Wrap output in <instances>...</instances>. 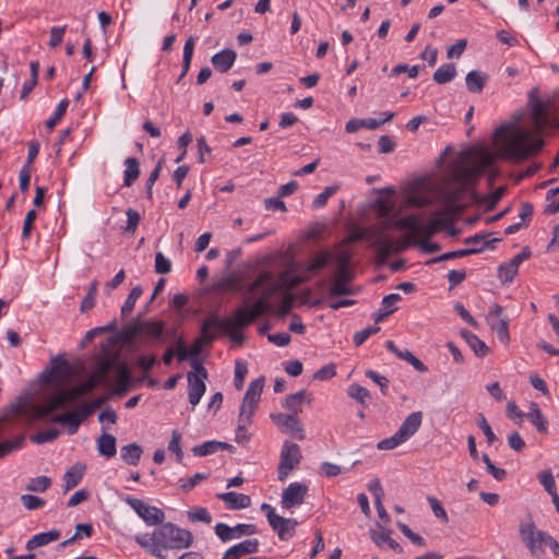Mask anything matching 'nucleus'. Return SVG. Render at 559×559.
I'll return each instance as SVG.
<instances>
[{
  "label": "nucleus",
  "instance_id": "14",
  "mask_svg": "<svg viewBox=\"0 0 559 559\" xmlns=\"http://www.w3.org/2000/svg\"><path fill=\"white\" fill-rule=\"evenodd\" d=\"M308 487L305 484L292 483L284 489L282 495V504L285 508H293L305 501Z\"/></svg>",
  "mask_w": 559,
  "mask_h": 559
},
{
  "label": "nucleus",
  "instance_id": "64",
  "mask_svg": "<svg viewBox=\"0 0 559 559\" xmlns=\"http://www.w3.org/2000/svg\"><path fill=\"white\" fill-rule=\"evenodd\" d=\"M336 373V367L334 364H329L323 367H321L319 370H317L313 374L314 380H329L333 378Z\"/></svg>",
  "mask_w": 559,
  "mask_h": 559
},
{
  "label": "nucleus",
  "instance_id": "37",
  "mask_svg": "<svg viewBox=\"0 0 559 559\" xmlns=\"http://www.w3.org/2000/svg\"><path fill=\"white\" fill-rule=\"evenodd\" d=\"M164 324L159 321L146 323L142 321V338L145 335L151 336L153 341H163Z\"/></svg>",
  "mask_w": 559,
  "mask_h": 559
},
{
  "label": "nucleus",
  "instance_id": "17",
  "mask_svg": "<svg viewBox=\"0 0 559 559\" xmlns=\"http://www.w3.org/2000/svg\"><path fill=\"white\" fill-rule=\"evenodd\" d=\"M259 546L260 542L257 538L246 539L226 550L222 559H240L246 555L257 552Z\"/></svg>",
  "mask_w": 559,
  "mask_h": 559
},
{
  "label": "nucleus",
  "instance_id": "62",
  "mask_svg": "<svg viewBox=\"0 0 559 559\" xmlns=\"http://www.w3.org/2000/svg\"><path fill=\"white\" fill-rule=\"evenodd\" d=\"M140 297V286H135L131 289L128 298L121 307V314H127L131 312L134 308V305Z\"/></svg>",
  "mask_w": 559,
  "mask_h": 559
},
{
  "label": "nucleus",
  "instance_id": "53",
  "mask_svg": "<svg viewBox=\"0 0 559 559\" xmlns=\"http://www.w3.org/2000/svg\"><path fill=\"white\" fill-rule=\"evenodd\" d=\"M338 186H329L326 187L321 193H319L313 202L312 205L316 209L322 207L326 204L328 200L337 191Z\"/></svg>",
  "mask_w": 559,
  "mask_h": 559
},
{
  "label": "nucleus",
  "instance_id": "31",
  "mask_svg": "<svg viewBox=\"0 0 559 559\" xmlns=\"http://www.w3.org/2000/svg\"><path fill=\"white\" fill-rule=\"evenodd\" d=\"M386 317H376V322L372 325L366 326L365 329L356 332L353 336L354 344L359 347L361 346L371 335L378 333L380 331V326L378 325L382 322Z\"/></svg>",
  "mask_w": 559,
  "mask_h": 559
},
{
  "label": "nucleus",
  "instance_id": "41",
  "mask_svg": "<svg viewBox=\"0 0 559 559\" xmlns=\"http://www.w3.org/2000/svg\"><path fill=\"white\" fill-rule=\"evenodd\" d=\"M60 435V430L56 428H49L46 430L38 431L31 435L29 440L36 444H43L56 440Z\"/></svg>",
  "mask_w": 559,
  "mask_h": 559
},
{
  "label": "nucleus",
  "instance_id": "25",
  "mask_svg": "<svg viewBox=\"0 0 559 559\" xmlns=\"http://www.w3.org/2000/svg\"><path fill=\"white\" fill-rule=\"evenodd\" d=\"M460 335L465 340L477 357H485L489 353V347L472 332L462 329Z\"/></svg>",
  "mask_w": 559,
  "mask_h": 559
},
{
  "label": "nucleus",
  "instance_id": "57",
  "mask_svg": "<svg viewBox=\"0 0 559 559\" xmlns=\"http://www.w3.org/2000/svg\"><path fill=\"white\" fill-rule=\"evenodd\" d=\"M247 372H248L247 364L242 362L240 360H237L236 366H235V379H234L235 388L237 390L242 389L243 382H245V377H246Z\"/></svg>",
  "mask_w": 559,
  "mask_h": 559
},
{
  "label": "nucleus",
  "instance_id": "27",
  "mask_svg": "<svg viewBox=\"0 0 559 559\" xmlns=\"http://www.w3.org/2000/svg\"><path fill=\"white\" fill-rule=\"evenodd\" d=\"M488 320V324L491 326V330L496 333L498 340L502 344H508L510 340L508 326L509 323L507 320H503L499 317H486Z\"/></svg>",
  "mask_w": 559,
  "mask_h": 559
},
{
  "label": "nucleus",
  "instance_id": "45",
  "mask_svg": "<svg viewBox=\"0 0 559 559\" xmlns=\"http://www.w3.org/2000/svg\"><path fill=\"white\" fill-rule=\"evenodd\" d=\"M181 433L178 430H173L171 439L168 443V450L176 454V460L178 463L182 462L183 452L181 450Z\"/></svg>",
  "mask_w": 559,
  "mask_h": 559
},
{
  "label": "nucleus",
  "instance_id": "40",
  "mask_svg": "<svg viewBox=\"0 0 559 559\" xmlns=\"http://www.w3.org/2000/svg\"><path fill=\"white\" fill-rule=\"evenodd\" d=\"M347 394L349 397L354 399L362 406H366L370 400L369 391L366 388L356 383L350 384L348 386Z\"/></svg>",
  "mask_w": 559,
  "mask_h": 559
},
{
  "label": "nucleus",
  "instance_id": "32",
  "mask_svg": "<svg viewBox=\"0 0 559 559\" xmlns=\"http://www.w3.org/2000/svg\"><path fill=\"white\" fill-rule=\"evenodd\" d=\"M84 475V466L75 464L71 466L63 475L64 489L70 490L75 487Z\"/></svg>",
  "mask_w": 559,
  "mask_h": 559
},
{
  "label": "nucleus",
  "instance_id": "20",
  "mask_svg": "<svg viewBox=\"0 0 559 559\" xmlns=\"http://www.w3.org/2000/svg\"><path fill=\"white\" fill-rule=\"evenodd\" d=\"M237 55L233 49H223L222 51L215 53L211 61L217 71L225 73L233 67Z\"/></svg>",
  "mask_w": 559,
  "mask_h": 559
},
{
  "label": "nucleus",
  "instance_id": "51",
  "mask_svg": "<svg viewBox=\"0 0 559 559\" xmlns=\"http://www.w3.org/2000/svg\"><path fill=\"white\" fill-rule=\"evenodd\" d=\"M192 452L195 456H205L209 454H213L217 452V441H205L199 445L193 447Z\"/></svg>",
  "mask_w": 559,
  "mask_h": 559
},
{
  "label": "nucleus",
  "instance_id": "21",
  "mask_svg": "<svg viewBox=\"0 0 559 559\" xmlns=\"http://www.w3.org/2000/svg\"><path fill=\"white\" fill-rule=\"evenodd\" d=\"M142 521L146 525H162L165 524V513L162 509L142 502Z\"/></svg>",
  "mask_w": 559,
  "mask_h": 559
},
{
  "label": "nucleus",
  "instance_id": "15",
  "mask_svg": "<svg viewBox=\"0 0 559 559\" xmlns=\"http://www.w3.org/2000/svg\"><path fill=\"white\" fill-rule=\"evenodd\" d=\"M394 226L400 229L408 230L406 240L411 245H416L419 240L420 222L415 215H407L395 221Z\"/></svg>",
  "mask_w": 559,
  "mask_h": 559
},
{
  "label": "nucleus",
  "instance_id": "10",
  "mask_svg": "<svg viewBox=\"0 0 559 559\" xmlns=\"http://www.w3.org/2000/svg\"><path fill=\"white\" fill-rule=\"evenodd\" d=\"M301 459L302 455L299 445L288 440L284 441L277 467L278 480L284 481L290 472L298 467Z\"/></svg>",
  "mask_w": 559,
  "mask_h": 559
},
{
  "label": "nucleus",
  "instance_id": "11",
  "mask_svg": "<svg viewBox=\"0 0 559 559\" xmlns=\"http://www.w3.org/2000/svg\"><path fill=\"white\" fill-rule=\"evenodd\" d=\"M257 317H223L217 320V332L223 331L227 334L231 342L236 345H241L245 337L240 332L241 329L251 324ZM219 319V317H217Z\"/></svg>",
  "mask_w": 559,
  "mask_h": 559
},
{
  "label": "nucleus",
  "instance_id": "61",
  "mask_svg": "<svg viewBox=\"0 0 559 559\" xmlns=\"http://www.w3.org/2000/svg\"><path fill=\"white\" fill-rule=\"evenodd\" d=\"M374 246L378 249V253L382 259L388 258L392 253L393 243L389 238L379 237L374 241Z\"/></svg>",
  "mask_w": 559,
  "mask_h": 559
},
{
  "label": "nucleus",
  "instance_id": "58",
  "mask_svg": "<svg viewBox=\"0 0 559 559\" xmlns=\"http://www.w3.org/2000/svg\"><path fill=\"white\" fill-rule=\"evenodd\" d=\"M140 332V317H135L134 322L132 324V328L128 331H123L119 333L117 336V341L121 342L122 344H129L132 338L136 335V333Z\"/></svg>",
  "mask_w": 559,
  "mask_h": 559
},
{
  "label": "nucleus",
  "instance_id": "18",
  "mask_svg": "<svg viewBox=\"0 0 559 559\" xmlns=\"http://www.w3.org/2000/svg\"><path fill=\"white\" fill-rule=\"evenodd\" d=\"M269 524L277 533L280 539L287 540L295 534L298 522L295 519H285L276 515Z\"/></svg>",
  "mask_w": 559,
  "mask_h": 559
},
{
  "label": "nucleus",
  "instance_id": "1",
  "mask_svg": "<svg viewBox=\"0 0 559 559\" xmlns=\"http://www.w3.org/2000/svg\"><path fill=\"white\" fill-rule=\"evenodd\" d=\"M331 252H319L310 261L304 275H296L293 269L286 270L276 277L271 272L263 271L246 292V301L251 309L238 308L233 314H265L278 304L282 309L276 314H287L293 302L288 294L289 289L309 280L312 274L331 263Z\"/></svg>",
  "mask_w": 559,
  "mask_h": 559
},
{
  "label": "nucleus",
  "instance_id": "13",
  "mask_svg": "<svg viewBox=\"0 0 559 559\" xmlns=\"http://www.w3.org/2000/svg\"><path fill=\"white\" fill-rule=\"evenodd\" d=\"M217 335V317H207V319L203 322L201 329V335L195 338L191 347H189V353L191 354V359L197 358V356L201 353L202 348L205 345L211 344Z\"/></svg>",
  "mask_w": 559,
  "mask_h": 559
},
{
  "label": "nucleus",
  "instance_id": "55",
  "mask_svg": "<svg viewBox=\"0 0 559 559\" xmlns=\"http://www.w3.org/2000/svg\"><path fill=\"white\" fill-rule=\"evenodd\" d=\"M428 502L436 518L440 519L443 523H448L449 516L445 509L442 507L441 502L437 498L431 496L428 497Z\"/></svg>",
  "mask_w": 559,
  "mask_h": 559
},
{
  "label": "nucleus",
  "instance_id": "22",
  "mask_svg": "<svg viewBox=\"0 0 559 559\" xmlns=\"http://www.w3.org/2000/svg\"><path fill=\"white\" fill-rule=\"evenodd\" d=\"M465 81L468 92L479 94L487 84L488 75L481 71L473 70L467 73Z\"/></svg>",
  "mask_w": 559,
  "mask_h": 559
},
{
  "label": "nucleus",
  "instance_id": "30",
  "mask_svg": "<svg viewBox=\"0 0 559 559\" xmlns=\"http://www.w3.org/2000/svg\"><path fill=\"white\" fill-rule=\"evenodd\" d=\"M264 385V378L259 377L258 379L250 382L242 402L258 404Z\"/></svg>",
  "mask_w": 559,
  "mask_h": 559
},
{
  "label": "nucleus",
  "instance_id": "5",
  "mask_svg": "<svg viewBox=\"0 0 559 559\" xmlns=\"http://www.w3.org/2000/svg\"><path fill=\"white\" fill-rule=\"evenodd\" d=\"M92 381H86L74 385L70 389H60L56 391L45 403V405L37 406L34 411L33 418L35 420H43L49 417L55 411L73 407L76 401L88 393L93 389Z\"/></svg>",
  "mask_w": 559,
  "mask_h": 559
},
{
  "label": "nucleus",
  "instance_id": "6",
  "mask_svg": "<svg viewBox=\"0 0 559 559\" xmlns=\"http://www.w3.org/2000/svg\"><path fill=\"white\" fill-rule=\"evenodd\" d=\"M519 535L531 557L542 559L546 556L550 534L539 530L531 518L519 525Z\"/></svg>",
  "mask_w": 559,
  "mask_h": 559
},
{
  "label": "nucleus",
  "instance_id": "3",
  "mask_svg": "<svg viewBox=\"0 0 559 559\" xmlns=\"http://www.w3.org/2000/svg\"><path fill=\"white\" fill-rule=\"evenodd\" d=\"M495 160L496 156L484 148H473L455 160L452 164V178L459 187L454 190L449 187L443 189L444 204L433 213L435 217L461 214L464 206L457 202L466 192L467 183L492 166Z\"/></svg>",
  "mask_w": 559,
  "mask_h": 559
},
{
  "label": "nucleus",
  "instance_id": "9",
  "mask_svg": "<svg viewBox=\"0 0 559 559\" xmlns=\"http://www.w3.org/2000/svg\"><path fill=\"white\" fill-rule=\"evenodd\" d=\"M193 371L188 372V399L192 407L197 406L203 396L206 385L207 371L198 358L190 359Z\"/></svg>",
  "mask_w": 559,
  "mask_h": 559
},
{
  "label": "nucleus",
  "instance_id": "4",
  "mask_svg": "<svg viewBox=\"0 0 559 559\" xmlns=\"http://www.w3.org/2000/svg\"><path fill=\"white\" fill-rule=\"evenodd\" d=\"M193 543L192 533L180 528L173 523H165L157 526L145 539H142L144 547L151 555L159 559H166L169 550L188 548Z\"/></svg>",
  "mask_w": 559,
  "mask_h": 559
},
{
  "label": "nucleus",
  "instance_id": "33",
  "mask_svg": "<svg viewBox=\"0 0 559 559\" xmlns=\"http://www.w3.org/2000/svg\"><path fill=\"white\" fill-rule=\"evenodd\" d=\"M525 417L537 428L539 432H547V421L536 403L531 404L530 412Z\"/></svg>",
  "mask_w": 559,
  "mask_h": 559
},
{
  "label": "nucleus",
  "instance_id": "36",
  "mask_svg": "<svg viewBox=\"0 0 559 559\" xmlns=\"http://www.w3.org/2000/svg\"><path fill=\"white\" fill-rule=\"evenodd\" d=\"M447 224V221L440 217L432 218L426 226L420 227L419 239H429L436 233L441 230Z\"/></svg>",
  "mask_w": 559,
  "mask_h": 559
},
{
  "label": "nucleus",
  "instance_id": "24",
  "mask_svg": "<svg viewBox=\"0 0 559 559\" xmlns=\"http://www.w3.org/2000/svg\"><path fill=\"white\" fill-rule=\"evenodd\" d=\"M241 288V277L239 273L231 272L227 276L218 280L213 285V290L217 293H224L227 290H239Z\"/></svg>",
  "mask_w": 559,
  "mask_h": 559
},
{
  "label": "nucleus",
  "instance_id": "42",
  "mask_svg": "<svg viewBox=\"0 0 559 559\" xmlns=\"http://www.w3.org/2000/svg\"><path fill=\"white\" fill-rule=\"evenodd\" d=\"M393 207L394 203L389 198L379 197L373 203V210L379 217H386Z\"/></svg>",
  "mask_w": 559,
  "mask_h": 559
},
{
  "label": "nucleus",
  "instance_id": "50",
  "mask_svg": "<svg viewBox=\"0 0 559 559\" xmlns=\"http://www.w3.org/2000/svg\"><path fill=\"white\" fill-rule=\"evenodd\" d=\"M401 300V296L399 294H390L385 296L382 300L383 310H379L377 314H391L397 310L395 307L396 302Z\"/></svg>",
  "mask_w": 559,
  "mask_h": 559
},
{
  "label": "nucleus",
  "instance_id": "38",
  "mask_svg": "<svg viewBox=\"0 0 559 559\" xmlns=\"http://www.w3.org/2000/svg\"><path fill=\"white\" fill-rule=\"evenodd\" d=\"M121 459L129 465H136L140 461V445L130 443L120 450Z\"/></svg>",
  "mask_w": 559,
  "mask_h": 559
},
{
  "label": "nucleus",
  "instance_id": "63",
  "mask_svg": "<svg viewBox=\"0 0 559 559\" xmlns=\"http://www.w3.org/2000/svg\"><path fill=\"white\" fill-rule=\"evenodd\" d=\"M216 536L223 542H229L234 539L233 527L225 523H217L214 527Z\"/></svg>",
  "mask_w": 559,
  "mask_h": 559
},
{
  "label": "nucleus",
  "instance_id": "59",
  "mask_svg": "<svg viewBox=\"0 0 559 559\" xmlns=\"http://www.w3.org/2000/svg\"><path fill=\"white\" fill-rule=\"evenodd\" d=\"M518 270L514 269L509 262L503 263L498 267V276L502 283L512 282Z\"/></svg>",
  "mask_w": 559,
  "mask_h": 559
},
{
  "label": "nucleus",
  "instance_id": "23",
  "mask_svg": "<svg viewBox=\"0 0 559 559\" xmlns=\"http://www.w3.org/2000/svg\"><path fill=\"white\" fill-rule=\"evenodd\" d=\"M60 536L61 533L59 530H51L49 532L36 534L26 543V549L33 550L38 547L45 546L49 543L58 540Z\"/></svg>",
  "mask_w": 559,
  "mask_h": 559
},
{
  "label": "nucleus",
  "instance_id": "28",
  "mask_svg": "<svg viewBox=\"0 0 559 559\" xmlns=\"http://www.w3.org/2000/svg\"><path fill=\"white\" fill-rule=\"evenodd\" d=\"M484 250V246L483 247H473V248H466V249H459V250H454V251H449V252H445L437 258H433L431 260H429L427 263L428 264H433V263H439V262H443V261H448V260H451V259H456V258H463V257H467V255H471V254H475V253H479Z\"/></svg>",
  "mask_w": 559,
  "mask_h": 559
},
{
  "label": "nucleus",
  "instance_id": "2",
  "mask_svg": "<svg viewBox=\"0 0 559 559\" xmlns=\"http://www.w3.org/2000/svg\"><path fill=\"white\" fill-rule=\"evenodd\" d=\"M533 130H526L514 123L500 126L495 134V144L498 145V156L521 163L537 155L545 142L542 133L552 127L545 103L538 98L532 102Z\"/></svg>",
  "mask_w": 559,
  "mask_h": 559
},
{
  "label": "nucleus",
  "instance_id": "52",
  "mask_svg": "<svg viewBox=\"0 0 559 559\" xmlns=\"http://www.w3.org/2000/svg\"><path fill=\"white\" fill-rule=\"evenodd\" d=\"M406 202L408 205L414 207H424L431 203V199L428 195L419 194L415 191H411L407 194Z\"/></svg>",
  "mask_w": 559,
  "mask_h": 559
},
{
  "label": "nucleus",
  "instance_id": "8",
  "mask_svg": "<svg viewBox=\"0 0 559 559\" xmlns=\"http://www.w3.org/2000/svg\"><path fill=\"white\" fill-rule=\"evenodd\" d=\"M423 423L420 411L411 413L400 426L399 430L391 437L378 442L377 448L381 451L393 450L413 437Z\"/></svg>",
  "mask_w": 559,
  "mask_h": 559
},
{
  "label": "nucleus",
  "instance_id": "16",
  "mask_svg": "<svg viewBox=\"0 0 559 559\" xmlns=\"http://www.w3.org/2000/svg\"><path fill=\"white\" fill-rule=\"evenodd\" d=\"M72 372L69 361L62 355H58L51 359L50 368L46 369L44 373H47V377L53 376L58 381H66L72 376Z\"/></svg>",
  "mask_w": 559,
  "mask_h": 559
},
{
  "label": "nucleus",
  "instance_id": "54",
  "mask_svg": "<svg viewBox=\"0 0 559 559\" xmlns=\"http://www.w3.org/2000/svg\"><path fill=\"white\" fill-rule=\"evenodd\" d=\"M67 25L63 26H53L50 29V40L48 43V46L51 49H55L60 46V44L63 40V35L66 33Z\"/></svg>",
  "mask_w": 559,
  "mask_h": 559
},
{
  "label": "nucleus",
  "instance_id": "48",
  "mask_svg": "<svg viewBox=\"0 0 559 559\" xmlns=\"http://www.w3.org/2000/svg\"><path fill=\"white\" fill-rule=\"evenodd\" d=\"M352 252L348 249H340L332 253V260L336 267L350 266Z\"/></svg>",
  "mask_w": 559,
  "mask_h": 559
},
{
  "label": "nucleus",
  "instance_id": "46",
  "mask_svg": "<svg viewBox=\"0 0 559 559\" xmlns=\"http://www.w3.org/2000/svg\"><path fill=\"white\" fill-rule=\"evenodd\" d=\"M51 485V479L47 476H37L29 480L26 486L28 491H39L43 492L47 490Z\"/></svg>",
  "mask_w": 559,
  "mask_h": 559
},
{
  "label": "nucleus",
  "instance_id": "44",
  "mask_svg": "<svg viewBox=\"0 0 559 559\" xmlns=\"http://www.w3.org/2000/svg\"><path fill=\"white\" fill-rule=\"evenodd\" d=\"M188 519L192 523L203 522L209 524L212 522V516L210 512L207 511L206 508L203 507H198L188 511Z\"/></svg>",
  "mask_w": 559,
  "mask_h": 559
},
{
  "label": "nucleus",
  "instance_id": "19",
  "mask_svg": "<svg viewBox=\"0 0 559 559\" xmlns=\"http://www.w3.org/2000/svg\"><path fill=\"white\" fill-rule=\"evenodd\" d=\"M216 498L224 501L229 510H240L251 506V498L248 495L236 491L217 493Z\"/></svg>",
  "mask_w": 559,
  "mask_h": 559
},
{
  "label": "nucleus",
  "instance_id": "12",
  "mask_svg": "<svg viewBox=\"0 0 559 559\" xmlns=\"http://www.w3.org/2000/svg\"><path fill=\"white\" fill-rule=\"evenodd\" d=\"M297 416L277 413L271 414V419L283 432L289 433L299 441H302L306 438L305 428L300 420L297 419Z\"/></svg>",
  "mask_w": 559,
  "mask_h": 559
},
{
  "label": "nucleus",
  "instance_id": "43",
  "mask_svg": "<svg viewBox=\"0 0 559 559\" xmlns=\"http://www.w3.org/2000/svg\"><path fill=\"white\" fill-rule=\"evenodd\" d=\"M131 385V376L127 367H121L118 372V379L116 383L117 393H126Z\"/></svg>",
  "mask_w": 559,
  "mask_h": 559
},
{
  "label": "nucleus",
  "instance_id": "60",
  "mask_svg": "<svg viewBox=\"0 0 559 559\" xmlns=\"http://www.w3.org/2000/svg\"><path fill=\"white\" fill-rule=\"evenodd\" d=\"M507 416L514 420L515 424L521 425L526 414L519 409L514 401H509L506 407Z\"/></svg>",
  "mask_w": 559,
  "mask_h": 559
},
{
  "label": "nucleus",
  "instance_id": "35",
  "mask_svg": "<svg viewBox=\"0 0 559 559\" xmlns=\"http://www.w3.org/2000/svg\"><path fill=\"white\" fill-rule=\"evenodd\" d=\"M126 165L123 182L124 186L130 187L140 175L139 162L135 157H128Z\"/></svg>",
  "mask_w": 559,
  "mask_h": 559
},
{
  "label": "nucleus",
  "instance_id": "56",
  "mask_svg": "<svg viewBox=\"0 0 559 559\" xmlns=\"http://www.w3.org/2000/svg\"><path fill=\"white\" fill-rule=\"evenodd\" d=\"M234 539L242 536H250L258 533V527L254 524L240 523L233 526Z\"/></svg>",
  "mask_w": 559,
  "mask_h": 559
},
{
  "label": "nucleus",
  "instance_id": "39",
  "mask_svg": "<svg viewBox=\"0 0 559 559\" xmlns=\"http://www.w3.org/2000/svg\"><path fill=\"white\" fill-rule=\"evenodd\" d=\"M194 51V37L190 36L183 46V55H182V72L179 79H182L189 71L191 60Z\"/></svg>",
  "mask_w": 559,
  "mask_h": 559
},
{
  "label": "nucleus",
  "instance_id": "34",
  "mask_svg": "<svg viewBox=\"0 0 559 559\" xmlns=\"http://www.w3.org/2000/svg\"><path fill=\"white\" fill-rule=\"evenodd\" d=\"M456 75V68L453 63H445L439 67L433 73V81L438 84H445Z\"/></svg>",
  "mask_w": 559,
  "mask_h": 559
},
{
  "label": "nucleus",
  "instance_id": "7",
  "mask_svg": "<svg viewBox=\"0 0 559 559\" xmlns=\"http://www.w3.org/2000/svg\"><path fill=\"white\" fill-rule=\"evenodd\" d=\"M105 403L104 397H98L92 402H86L73 411L52 415L49 419L52 423L61 424L67 426V431L69 435L76 433L79 427L83 424V421L93 415L95 409L99 408Z\"/></svg>",
  "mask_w": 559,
  "mask_h": 559
},
{
  "label": "nucleus",
  "instance_id": "29",
  "mask_svg": "<svg viewBox=\"0 0 559 559\" xmlns=\"http://www.w3.org/2000/svg\"><path fill=\"white\" fill-rule=\"evenodd\" d=\"M306 400V391L301 390L299 392L289 394L286 396L283 406L289 411L288 414L298 415L302 412V403Z\"/></svg>",
  "mask_w": 559,
  "mask_h": 559
},
{
  "label": "nucleus",
  "instance_id": "49",
  "mask_svg": "<svg viewBox=\"0 0 559 559\" xmlns=\"http://www.w3.org/2000/svg\"><path fill=\"white\" fill-rule=\"evenodd\" d=\"M538 479L551 498L557 495L556 483L550 471L539 473Z\"/></svg>",
  "mask_w": 559,
  "mask_h": 559
},
{
  "label": "nucleus",
  "instance_id": "47",
  "mask_svg": "<svg viewBox=\"0 0 559 559\" xmlns=\"http://www.w3.org/2000/svg\"><path fill=\"white\" fill-rule=\"evenodd\" d=\"M68 106H69V99H67V98L62 99L58 104L53 115L46 121V127L48 129H53L56 127L58 121L61 120V118L66 114Z\"/></svg>",
  "mask_w": 559,
  "mask_h": 559
},
{
  "label": "nucleus",
  "instance_id": "26",
  "mask_svg": "<svg viewBox=\"0 0 559 559\" xmlns=\"http://www.w3.org/2000/svg\"><path fill=\"white\" fill-rule=\"evenodd\" d=\"M116 438L112 435L104 431L96 440L97 450L100 455L106 457H112L117 453Z\"/></svg>",
  "mask_w": 559,
  "mask_h": 559
}]
</instances>
